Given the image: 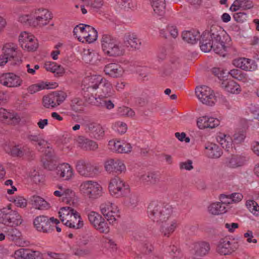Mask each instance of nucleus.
<instances>
[{
    "label": "nucleus",
    "mask_w": 259,
    "mask_h": 259,
    "mask_svg": "<svg viewBox=\"0 0 259 259\" xmlns=\"http://www.w3.org/2000/svg\"><path fill=\"white\" fill-rule=\"evenodd\" d=\"M228 73L233 77L239 80H242L245 78V74L239 69H233L231 70Z\"/></svg>",
    "instance_id": "obj_48"
},
{
    "label": "nucleus",
    "mask_w": 259,
    "mask_h": 259,
    "mask_svg": "<svg viewBox=\"0 0 259 259\" xmlns=\"http://www.w3.org/2000/svg\"><path fill=\"white\" fill-rule=\"evenodd\" d=\"M79 143L81 148L85 150H95L98 147L96 142L83 137L79 138Z\"/></svg>",
    "instance_id": "obj_32"
},
{
    "label": "nucleus",
    "mask_w": 259,
    "mask_h": 259,
    "mask_svg": "<svg viewBox=\"0 0 259 259\" xmlns=\"http://www.w3.org/2000/svg\"><path fill=\"white\" fill-rule=\"evenodd\" d=\"M126 201H127L128 205L132 207H135L138 201V196L136 194H132L126 198Z\"/></svg>",
    "instance_id": "obj_58"
},
{
    "label": "nucleus",
    "mask_w": 259,
    "mask_h": 259,
    "mask_svg": "<svg viewBox=\"0 0 259 259\" xmlns=\"http://www.w3.org/2000/svg\"><path fill=\"white\" fill-rule=\"evenodd\" d=\"M150 2L155 13L163 16L165 12V0H150Z\"/></svg>",
    "instance_id": "obj_28"
},
{
    "label": "nucleus",
    "mask_w": 259,
    "mask_h": 259,
    "mask_svg": "<svg viewBox=\"0 0 259 259\" xmlns=\"http://www.w3.org/2000/svg\"><path fill=\"white\" fill-rule=\"evenodd\" d=\"M220 123V120L212 117L204 116L198 118L197 125L200 129L206 128H213L218 126Z\"/></svg>",
    "instance_id": "obj_15"
},
{
    "label": "nucleus",
    "mask_w": 259,
    "mask_h": 259,
    "mask_svg": "<svg viewBox=\"0 0 259 259\" xmlns=\"http://www.w3.org/2000/svg\"><path fill=\"white\" fill-rule=\"evenodd\" d=\"M149 217L154 222L162 224L160 231L164 237H169L177 227L175 221H172L169 224L166 221L170 218L172 209L169 204H165L160 202L153 201L151 202L147 208Z\"/></svg>",
    "instance_id": "obj_2"
},
{
    "label": "nucleus",
    "mask_w": 259,
    "mask_h": 259,
    "mask_svg": "<svg viewBox=\"0 0 259 259\" xmlns=\"http://www.w3.org/2000/svg\"><path fill=\"white\" fill-rule=\"evenodd\" d=\"M86 128L91 137L100 139L104 136V130L102 126L96 122H90L86 124Z\"/></svg>",
    "instance_id": "obj_21"
},
{
    "label": "nucleus",
    "mask_w": 259,
    "mask_h": 259,
    "mask_svg": "<svg viewBox=\"0 0 259 259\" xmlns=\"http://www.w3.org/2000/svg\"><path fill=\"white\" fill-rule=\"evenodd\" d=\"M57 176L64 180H68L73 175V169L71 166L66 163L58 165L55 169Z\"/></svg>",
    "instance_id": "obj_18"
},
{
    "label": "nucleus",
    "mask_w": 259,
    "mask_h": 259,
    "mask_svg": "<svg viewBox=\"0 0 259 259\" xmlns=\"http://www.w3.org/2000/svg\"><path fill=\"white\" fill-rule=\"evenodd\" d=\"M11 153L13 156L22 157L25 153L23 147L20 145H16L11 149Z\"/></svg>",
    "instance_id": "obj_47"
},
{
    "label": "nucleus",
    "mask_w": 259,
    "mask_h": 259,
    "mask_svg": "<svg viewBox=\"0 0 259 259\" xmlns=\"http://www.w3.org/2000/svg\"><path fill=\"white\" fill-rule=\"evenodd\" d=\"M105 168L108 172L115 175L121 174L126 169L124 164L121 161L113 159H110L105 162Z\"/></svg>",
    "instance_id": "obj_12"
},
{
    "label": "nucleus",
    "mask_w": 259,
    "mask_h": 259,
    "mask_svg": "<svg viewBox=\"0 0 259 259\" xmlns=\"http://www.w3.org/2000/svg\"><path fill=\"white\" fill-rule=\"evenodd\" d=\"M100 208L102 214L109 223H113L116 220V218L119 216L118 214L119 210L117 207L110 202L107 201L102 203Z\"/></svg>",
    "instance_id": "obj_10"
},
{
    "label": "nucleus",
    "mask_w": 259,
    "mask_h": 259,
    "mask_svg": "<svg viewBox=\"0 0 259 259\" xmlns=\"http://www.w3.org/2000/svg\"><path fill=\"white\" fill-rule=\"evenodd\" d=\"M75 197V192L70 189H66L63 191V198L66 199L67 202L70 203L71 201L73 202Z\"/></svg>",
    "instance_id": "obj_49"
},
{
    "label": "nucleus",
    "mask_w": 259,
    "mask_h": 259,
    "mask_svg": "<svg viewBox=\"0 0 259 259\" xmlns=\"http://www.w3.org/2000/svg\"><path fill=\"white\" fill-rule=\"evenodd\" d=\"M246 205L253 214L259 216V206L255 201L248 200L246 202Z\"/></svg>",
    "instance_id": "obj_42"
},
{
    "label": "nucleus",
    "mask_w": 259,
    "mask_h": 259,
    "mask_svg": "<svg viewBox=\"0 0 259 259\" xmlns=\"http://www.w3.org/2000/svg\"><path fill=\"white\" fill-rule=\"evenodd\" d=\"M88 219L90 223L95 228V225H97L101 220H103L102 217L98 213L95 211H91L88 215Z\"/></svg>",
    "instance_id": "obj_38"
},
{
    "label": "nucleus",
    "mask_w": 259,
    "mask_h": 259,
    "mask_svg": "<svg viewBox=\"0 0 259 259\" xmlns=\"http://www.w3.org/2000/svg\"><path fill=\"white\" fill-rule=\"evenodd\" d=\"M22 80L13 73H6L0 76V82L7 87H17L21 85Z\"/></svg>",
    "instance_id": "obj_14"
},
{
    "label": "nucleus",
    "mask_w": 259,
    "mask_h": 259,
    "mask_svg": "<svg viewBox=\"0 0 259 259\" xmlns=\"http://www.w3.org/2000/svg\"><path fill=\"white\" fill-rule=\"evenodd\" d=\"M79 220L77 221V223L76 224H74V221L72 220V219L69 220H66L63 223L64 224L70 228H73L75 229H79L81 228L83 226V221H81V219H78Z\"/></svg>",
    "instance_id": "obj_43"
},
{
    "label": "nucleus",
    "mask_w": 259,
    "mask_h": 259,
    "mask_svg": "<svg viewBox=\"0 0 259 259\" xmlns=\"http://www.w3.org/2000/svg\"><path fill=\"white\" fill-rule=\"evenodd\" d=\"M99 88L101 89V92L98 98H108L112 95V84L106 78H104L101 81Z\"/></svg>",
    "instance_id": "obj_27"
},
{
    "label": "nucleus",
    "mask_w": 259,
    "mask_h": 259,
    "mask_svg": "<svg viewBox=\"0 0 259 259\" xmlns=\"http://www.w3.org/2000/svg\"><path fill=\"white\" fill-rule=\"evenodd\" d=\"M206 154L210 158H218L223 154V151L220 147L215 144L211 143L205 145Z\"/></svg>",
    "instance_id": "obj_23"
},
{
    "label": "nucleus",
    "mask_w": 259,
    "mask_h": 259,
    "mask_svg": "<svg viewBox=\"0 0 259 259\" xmlns=\"http://www.w3.org/2000/svg\"><path fill=\"white\" fill-rule=\"evenodd\" d=\"M59 217L62 222L64 223L68 216L73 217V219L76 221L77 219H80V215L73 208L70 207H64L61 208L59 212Z\"/></svg>",
    "instance_id": "obj_22"
},
{
    "label": "nucleus",
    "mask_w": 259,
    "mask_h": 259,
    "mask_svg": "<svg viewBox=\"0 0 259 259\" xmlns=\"http://www.w3.org/2000/svg\"><path fill=\"white\" fill-rule=\"evenodd\" d=\"M109 190L111 195L116 198L125 197L130 192L128 185H126L118 177L112 179L109 184Z\"/></svg>",
    "instance_id": "obj_7"
},
{
    "label": "nucleus",
    "mask_w": 259,
    "mask_h": 259,
    "mask_svg": "<svg viewBox=\"0 0 259 259\" xmlns=\"http://www.w3.org/2000/svg\"><path fill=\"white\" fill-rule=\"evenodd\" d=\"M95 228L100 232L102 233H107L109 232V227L107 222L103 218L97 225H95Z\"/></svg>",
    "instance_id": "obj_46"
},
{
    "label": "nucleus",
    "mask_w": 259,
    "mask_h": 259,
    "mask_svg": "<svg viewBox=\"0 0 259 259\" xmlns=\"http://www.w3.org/2000/svg\"><path fill=\"white\" fill-rule=\"evenodd\" d=\"M2 51L3 54L0 55V66H4L7 63L15 66L21 63L22 54L13 44H6Z\"/></svg>",
    "instance_id": "obj_4"
},
{
    "label": "nucleus",
    "mask_w": 259,
    "mask_h": 259,
    "mask_svg": "<svg viewBox=\"0 0 259 259\" xmlns=\"http://www.w3.org/2000/svg\"><path fill=\"white\" fill-rule=\"evenodd\" d=\"M109 145L113 146V148H111L112 149L117 151L118 153H122L123 149V144H122L120 141H110Z\"/></svg>",
    "instance_id": "obj_56"
},
{
    "label": "nucleus",
    "mask_w": 259,
    "mask_h": 259,
    "mask_svg": "<svg viewBox=\"0 0 259 259\" xmlns=\"http://www.w3.org/2000/svg\"><path fill=\"white\" fill-rule=\"evenodd\" d=\"M88 4L91 8L98 9L102 6L103 0H89Z\"/></svg>",
    "instance_id": "obj_60"
},
{
    "label": "nucleus",
    "mask_w": 259,
    "mask_h": 259,
    "mask_svg": "<svg viewBox=\"0 0 259 259\" xmlns=\"http://www.w3.org/2000/svg\"><path fill=\"white\" fill-rule=\"evenodd\" d=\"M140 179L148 185H155L159 182L160 175L158 172L149 171L141 175Z\"/></svg>",
    "instance_id": "obj_25"
},
{
    "label": "nucleus",
    "mask_w": 259,
    "mask_h": 259,
    "mask_svg": "<svg viewBox=\"0 0 259 259\" xmlns=\"http://www.w3.org/2000/svg\"><path fill=\"white\" fill-rule=\"evenodd\" d=\"M195 93L199 100L204 104L213 106L215 101L213 92L207 86L197 87Z\"/></svg>",
    "instance_id": "obj_9"
},
{
    "label": "nucleus",
    "mask_w": 259,
    "mask_h": 259,
    "mask_svg": "<svg viewBox=\"0 0 259 259\" xmlns=\"http://www.w3.org/2000/svg\"><path fill=\"white\" fill-rule=\"evenodd\" d=\"M91 27L89 25L79 24L74 27L73 31V35L78 38L79 41L83 42L85 39V35H87L90 29L88 27Z\"/></svg>",
    "instance_id": "obj_24"
},
{
    "label": "nucleus",
    "mask_w": 259,
    "mask_h": 259,
    "mask_svg": "<svg viewBox=\"0 0 259 259\" xmlns=\"http://www.w3.org/2000/svg\"><path fill=\"white\" fill-rule=\"evenodd\" d=\"M104 71L106 75L113 78L120 77L123 72L124 70L122 67L116 63H109L107 64L104 69Z\"/></svg>",
    "instance_id": "obj_19"
},
{
    "label": "nucleus",
    "mask_w": 259,
    "mask_h": 259,
    "mask_svg": "<svg viewBox=\"0 0 259 259\" xmlns=\"http://www.w3.org/2000/svg\"><path fill=\"white\" fill-rule=\"evenodd\" d=\"M220 85L223 89L231 94H238L241 92L239 84L232 79H221Z\"/></svg>",
    "instance_id": "obj_20"
},
{
    "label": "nucleus",
    "mask_w": 259,
    "mask_h": 259,
    "mask_svg": "<svg viewBox=\"0 0 259 259\" xmlns=\"http://www.w3.org/2000/svg\"><path fill=\"white\" fill-rule=\"evenodd\" d=\"M84 195L92 199H97L102 196V187L97 182L92 181L83 182L80 186Z\"/></svg>",
    "instance_id": "obj_6"
},
{
    "label": "nucleus",
    "mask_w": 259,
    "mask_h": 259,
    "mask_svg": "<svg viewBox=\"0 0 259 259\" xmlns=\"http://www.w3.org/2000/svg\"><path fill=\"white\" fill-rule=\"evenodd\" d=\"M245 67L247 68H245V71H252L255 70L257 68V64L254 60H252L249 59L246 60Z\"/></svg>",
    "instance_id": "obj_53"
},
{
    "label": "nucleus",
    "mask_w": 259,
    "mask_h": 259,
    "mask_svg": "<svg viewBox=\"0 0 259 259\" xmlns=\"http://www.w3.org/2000/svg\"><path fill=\"white\" fill-rule=\"evenodd\" d=\"M27 139L32 144L34 145H38L39 146H43L46 142L41 139L39 135H32L29 134L27 135Z\"/></svg>",
    "instance_id": "obj_39"
},
{
    "label": "nucleus",
    "mask_w": 259,
    "mask_h": 259,
    "mask_svg": "<svg viewBox=\"0 0 259 259\" xmlns=\"http://www.w3.org/2000/svg\"><path fill=\"white\" fill-rule=\"evenodd\" d=\"M30 177L31 180L35 184L39 183L42 179V176H40L35 170L31 172Z\"/></svg>",
    "instance_id": "obj_63"
},
{
    "label": "nucleus",
    "mask_w": 259,
    "mask_h": 259,
    "mask_svg": "<svg viewBox=\"0 0 259 259\" xmlns=\"http://www.w3.org/2000/svg\"><path fill=\"white\" fill-rule=\"evenodd\" d=\"M32 15L34 21L37 23V26L40 27L47 25L52 17L51 13L46 9L36 10L32 13Z\"/></svg>",
    "instance_id": "obj_13"
},
{
    "label": "nucleus",
    "mask_w": 259,
    "mask_h": 259,
    "mask_svg": "<svg viewBox=\"0 0 259 259\" xmlns=\"http://www.w3.org/2000/svg\"><path fill=\"white\" fill-rule=\"evenodd\" d=\"M19 21L26 26H37V23L34 21L32 13L30 15H24L19 17Z\"/></svg>",
    "instance_id": "obj_37"
},
{
    "label": "nucleus",
    "mask_w": 259,
    "mask_h": 259,
    "mask_svg": "<svg viewBox=\"0 0 259 259\" xmlns=\"http://www.w3.org/2000/svg\"><path fill=\"white\" fill-rule=\"evenodd\" d=\"M96 100L98 106L105 107L107 109H111L114 107L112 102L107 98H96Z\"/></svg>",
    "instance_id": "obj_41"
},
{
    "label": "nucleus",
    "mask_w": 259,
    "mask_h": 259,
    "mask_svg": "<svg viewBox=\"0 0 259 259\" xmlns=\"http://www.w3.org/2000/svg\"><path fill=\"white\" fill-rule=\"evenodd\" d=\"M11 220H10V224L12 223L13 225L18 226L22 224V219L19 214L15 210L12 209L11 213Z\"/></svg>",
    "instance_id": "obj_45"
},
{
    "label": "nucleus",
    "mask_w": 259,
    "mask_h": 259,
    "mask_svg": "<svg viewBox=\"0 0 259 259\" xmlns=\"http://www.w3.org/2000/svg\"><path fill=\"white\" fill-rule=\"evenodd\" d=\"M57 86L56 83H47V82H42L40 83L34 84L30 86H29L27 90L28 92L33 94L37 91L43 90V89H53L55 88Z\"/></svg>",
    "instance_id": "obj_30"
},
{
    "label": "nucleus",
    "mask_w": 259,
    "mask_h": 259,
    "mask_svg": "<svg viewBox=\"0 0 259 259\" xmlns=\"http://www.w3.org/2000/svg\"><path fill=\"white\" fill-rule=\"evenodd\" d=\"M169 253L173 259H180L182 257L180 249L174 245L169 247Z\"/></svg>",
    "instance_id": "obj_50"
},
{
    "label": "nucleus",
    "mask_w": 259,
    "mask_h": 259,
    "mask_svg": "<svg viewBox=\"0 0 259 259\" xmlns=\"http://www.w3.org/2000/svg\"><path fill=\"white\" fill-rule=\"evenodd\" d=\"M14 202L17 206L20 207H25L27 205L26 200L21 196L16 197Z\"/></svg>",
    "instance_id": "obj_59"
},
{
    "label": "nucleus",
    "mask_w": 259,
    "mask_h": 259,
    "mask_svg": "<svg viewBox=\"0 0 259 259\" xmlns=\"http://www.w3.org/2000/svg\"><path fill=\"white\" fill-rule=\"evenodd\" d=\"M120 3L122 7L125 10H128L132 8H134V4L132 0H121V2H119Z\"/></svg>",
    "instance_id": "obj_61"
},
{
    "label": "nucleus",
    "mask_w": 259,
    "mask_h": 259,
    "mask_svg": "<svg viewBox=\"0 0 259 259\" xmlns=\"http://www.w3.org/2000/svg\"><path fill=\"white\" fill-rule=\"evenodd\" d=\"M208 211L214 215H219L227 211L226 207L221 202L213 203L208 207Z\"/></svg>",
    "instance_id": "obj_34"
},
{
    "label": "nucleus",
    "mask_w": 259,
    "mask_h": 259,
    "mask_svg": "<svg viewBox=\"0 0 259 259\" xmlns=\"http://www.w3.org/2000/svg\"><path fill=\"white\" fill-rule=\"evenodd\" d=\"M222 32L220 27L212 25L209 31L203 32L201 36L198 30L193 29L184 31L182 37L184 41L190 44H195L199 40L200 47L203 52L207 53L212 49L216 54L224 57L227 47L222 40Z\"/></svg>",
    "instance_id": "obj_1"
},
{
    "label": "nucleus",
    "mask_w": 259,
    "mask_h": 259,
    "mask_svg": "<svg viewBox=\"0 0 259 259\" xmlns=\"http://www.w3.org/2000/svg\"><path fill=\"white\" fill-rule=\"evenodd\" d=\"M16 259H40L41 253L38 251H32L28 249L20 248L14 253Z\"/></svg>",
    "instance_id": "obj_16"
},
{
    "label": "nucleus",
    "mask_w": 259,
    "mask_h": 259,
    "mask_svg": "<svg viewBox=\"0 0 259 259\" xmlns=\"http://www.w3.org/2000/svg\"><path fill=\"white\" fill-rule=\"evenodd\" d=\"M123 44L127 48L139 50L142 46V41L135 33L129 32L124 35Z\"/></svg>",
    "instance_id": "obj_17"
},
{
    "label": "nucleus",
    "mask_w": 259,
    "mask_h": 259,
    "mask_svg": "<svg viewBox=\"0 0 259 259\" xmlns=\"http://www.w3.org/2000/svg\"><path fill=\"white\" fill-rule=\"evenodd\" d=\"M247 17V14L244 12H239L233 15V18L235 21L239 23H243Z\"/></svg>",
    "instance_id": "obj_54"
},
{
    "label": "nucleus",
    "mask_w": 259,
    "mask_h": 259,
    "mask_svg": "<svg viewBox=\"0 0 259 259\" xmlns=\"http://www.w3.org/2000/svg\"><path fill=\"white\" fill-rule=\"evenodd\" d=\"M7 239L11 241H17L20 238L21 233L19 230L12 227L6 228L4 231Z\"/></svg>",
    "instance_id": "obj_31"
},
{
    "label": "nucleus",
    "mask_w": 259,
    "mask_h": 259,
    "mask_svg": "<svg viewBox=\"0 0 259 259\" xmlns=\"http://www.w3.org/2000/svg\"><path fill=\"white\" fill-rule=\"evenodd\" d=\"M12 209L8 206L0 210V223L6 224H10Z\"/></svg>",
    "instance_id": "obj_35"
},
{
    "label": "nucleus",
    "mask_w": 259,
    "mask_h": 259,
    "mask_svg": "<svg viewBox=\"0 0 259 259\" xmlns=\"http://www.w3.org/2000/svg\"><path fill=\"white\" fill-rule=\"evenodd\" d=\"M59 221L54 217L49 218L46 215L36 217L33 220V225L37 231L49 233L54 230L55 225L59 223Z\"/></svg>",
    "instance_id": "obj_5"
},
{
    "label": "nucleus",
    "mask_w": 259,
    "mask_h": 259,
    "mask_svg": "<svg viewBox=\"0 0 259 259\" xmlns=\"http://www.w3.org/2000/svg\"><path fill=\"white\" fill-rule=\"evenodd\" d=\"M76 168L80 175L86 177H94L98 172V169L96 166L83 160L77 161Z\"/></svg>",
    "instance_id": "obj_11"
},
{
    "label": "nucleus",
    "mask_w": 259,
    "mask_h": 259,
    "mask_svg": "<svg viewBox=\"0 0 259 259\" xmlns=\"http://www.w3.org/2000/svg\"><path fill=\"white\" fill-rule=\"evenodd\" d=\"M118 113L120 115H126L128 116H133L134 115V111L131 108L123 106L120 107L118 109Z\"/></svg>",
    "instance_id": "obj_52"
},
{
    "label": "nucleus",
    "mask_w": 259,
    "mask_h": 259,
    "mask_svg": "<svg viewBox=\"0 0 259 259\" xmlns=\"http://www.w3.org/2000/svg\"><path fill=\"white\" fill-rule=\"evenodd\" d=\"M246 58H239L238 59H234L233 61V64L237 68H239L242 70H245L246 68L245 65Z\"/></svg>",
    "instance_id": "obj_51"
},
{
    "label": "nucleus",
    "mask_w": 259,
    "mask_h": 259,
    "mask_svg": "<svg viewBox=\"0 0 259 259\" xmlns=\"http://www.w3.org/2000/svg\"><path fill=\"white\" fill-rule=\"evenodd\" d=\"M239 157L237 156H232L230 158L227 165L231 168H235L241 165L239 160Z\"/></svg>",
    "instance_id": "obj_55"
},
{
    "label": "nucleus",
    "mask_w": 259,
    "mask_h": 259,
    "mask_svg": "<svg viewBox=\"0 0 259 259\" xmlns=\"http://www.w3.org/2000/svg\"><path fill=\"white\" fill-rule=\"evenodd\" d=\"M193 246L194 253L201 256L206 255L210 250L209 244L204 241L195 242Z\"/></svg>",
    "instance_id": "obj_26"
},
{
    "label": "nucleus",
    "mask_w": 259,
    "mask_h": 259,
    "mask_svg": "<svg viewBox=\"0 0 259 259\" xmlns=\"http://www.w3.org/2000/svg\"><path fill=\"white\" fill-rule=\"evenodd\" d=\"M180 168L182 169H185L187 170H190L193 168L192 165V161L191 160H188L187 161L181 162L180 163Z\"/></svg>",
    "instance_id": "obj_57"
},
{
    "label": "nucleus",
    "mask_w": 259,
    "mask_h": 259,
    "mask_svg": "<svg viewBox=\"0 0 259 259\" xmlns=\"http://www.w3.org/2000/svg\"><path fill=\"white\" fill-rule=\"evenodd\" d=\"M31 201L33 206L38 209H44L49 208V203L43 198L38 196H33Z\"/></svg>",
    "instance_id": "obj_33"
},
{
    "label": "nucleus",
    "mask_w": 259,
    "mask_h": 259,
    "mask_svg": "<svg viewBox=\"0 0 259 259\" xmlns=\"http://www.w3.org/2000/svg\"><path fill=\"white\" fill-rule=\"evenodd\" d=\"M28 41H24L23 43H21V47L22 49L26 50L28 51L33 52L36 50L38 47V44L37 39H34V38H30Z\"/></svg>",
    "instance_id": "obj_36"
},
{
    "label": "nucleus",
    "mask_w": 259,
    "mask_h": 259,
    "mask_svg": "<svg viewBox=\"0 0 259 259\" xmlns=\"http://www.w3.org/2000/svg\"><path fill=\"white\" fill-rule=\"evenodd\" d=\"M230 195H227L224 194H221L220 196V199L221 201V204H224L226 207L228 204L232 203V199Z\"/></svg>",
    "instance_id": "obj_62"
},
{
    "label": "nucleus",
    "mask_w": 259,
    "mask_h": 259,
    "mask_svg": "<svg viewBox=\"0 0 259 259\" xmlns=\"http://www.w3.org/2000/svg\"><path fill=\"white\" fill-rule=\"evenodd\" d=\"M239 247L238 243L234 239L225 237L218 242L217 247V252L222 255H228L234 252Z\"/></svg>",
    "instance_id": "obj_8"
},
{
    "label": "nucleus",
    "mask_w": 259,
    "mask_h": 259,
    "mask_svg": "<svg viewBox=\"0 0 259 259\" xmlns=\"http://www.w3.org/2000/svg\"><path fill=\"white\" fill-rule=\"evenodd\" d=\"M235 5L238 6L240 5L243 10H248L253 7V3L250 0H235L234 5Z\"/></svg>",
    "instance_id": "obj_44"
},
{
    "label": "nucleus",
    "mask_w": 259,
    "mask_h": 259,
    "mask_svg": "<svg viewBox=\"0 0 259 259\" xmlns=\"http://www.w3.org/2000/svg\"><path fill=\"white\" fill-rule=\"evenodd\" d=\"M103 79L104 77L101 76L96 75L87 77L86 80L88 81V85L86 88L87 91H89L91 89L96 90L99 88L100 84Z\"/></svg>",
    "instance_id": "obj_29"
},
{
    "label": "nucleus",
    "mask_w": 259,
    "mask_h": 259,
    "mask_svg": "<svg viewBox=\"0 0 259 259\" xmlns=\"http://www.w3.org/2000/svg\"><path fill=\"white\" fill-rule=\"evenodd\" d=\"M166 31L174 38H176L178 35V30L176 26L168 25L166 27Z\"/></svg>",
    "instance_id": "obj_64"
},
{
    "label": "nucleus",
    "mask_w": 259,
    "mask_h": 259,
    "mask_svg": "<svg viewBox=\"0 0 259 259\" xmlns=\"http://www.w3.org/2000/svg\"><path fill=\"white\" fill-rule=\"evenodd\" d=\"M101 42L103 51L109 56H120L124 53L118 39L109 34H103Z\"/></svg>",
    "instance_id": "obj_3"
},
{
    "label": "nucleus",
    "mask_w": 259,
    "mask_h": 259,
    "mask_svg": "<svg viewBox=\"0 0 259 259\" xmlns=\"http://www.w3.org/2000/svg\"><path fill=\"white\" fill-rule=\"evenodd\" d=\"M89 31L87 33V35H85V39L86 41L92 43L94 42L98 37V32L97 30L92 26L91 27H88Z\"/></svg>",
    "instance_id": "obj_40"
}]
</instances>
